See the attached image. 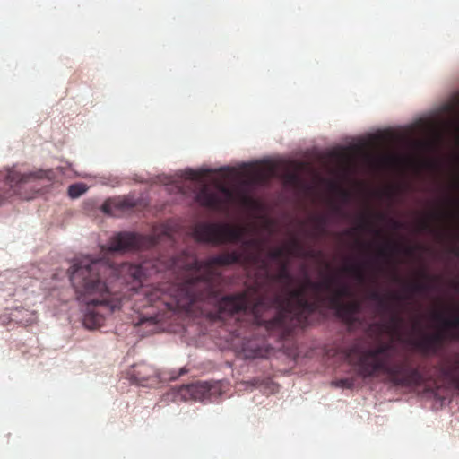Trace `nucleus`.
<instances>
[{"instance_id":"f257e3e1","label":"nucleus","mask_w":459,"mask_h":459,"mask_svg":"<svg viewBox=\"0 0 459 459\" xmlns=\"http://www.w3.org/2000/svg\"><path fill=\"white\" fill-rule=\"evenodd\" d=\"M193 237L197 242L224 244L241 242L246 249H253L244 257L238 251L222 253L198 260L185 255L166 261H144L140 264L92 260L86 256L74 263V289L78 300L86 304L83 325L95 329L104 324L105 317L122 307L124 300L143 301V307H153L159 312L178 311L204 313L205 305L219 308L222 292L221 276L213 267L239 264L243 260L256 264L252 255L263 249L258 238L244 239L242 227L228 223L200 222L194 226Z\"/></svg>"},{"instance_id":"f03ea898","label":"nucleus","mask_w":459,"mask_h":459,"mask_svg":"<svg viewBox=\"0 0 459 459\" xmlns=\"http://www.w3.org/2000/svg\"><path fill=\"white\" fill-rule=\"evenodd\" d=\"M255 262L260 263L259 270L264 275L265 281H278L283 283L287 288V294L282 297L275 294L273 297L261 296L249 290L223 296L219 302V308L216 310L217 317L223 319L226 316H247L254 325L263 327L269 335L276 336L279 340H284L293 333H282L276 328L269 327L271 322L279 316L285 309L284 302L289 297V292L293 278L289 271L288 260L281 262L280 269L276 273H271L270 263L266 258L260 257L259 254L252 255Z\"/></svg>"},{"instance_id":"7ed1b4c3","label":"nucleus","mask_w":459,"mask_h":459,"mask_svg":"<svg viewBox=\"0 0 459 459\" xmlns=\"http://www.w3.org/2000/svg\"><path fill=\"white\" fill-rule=\"evenodd\" d=\"M353 295L349 285L339 283L336 278L329 276L323 281H314L306 276L301 286L289 292L285 300V309L269 327L282 333H294L308 325L309 316L325 303L333 307L342 302V299Z\"/></svg>"},{"instance_id":"20e7f679","label":"nucleus","mask_w":459,"mask_h":459,"mask_svg":"<svg viewBox=\"0 0 459 459\" xmlns=\"http://www.w3.org/2000/svg\"><path fill=\"white\" fill-rule=\"evenodd\" d=\"M395 351L392 342H379L369 348H363L357 342L350 346L345 354L358 376L364 379L384 374L394 385H420L423 381L420 369L411 367L407 359L394 361Z\"/></svg>"},{"instance_id":"39448f33","label":"nucleus","mask_w":459,"mask_h":459,"mask_svg":"<svg viewBox=\"0 0 459 459\" xmlns=\"http://www.w3.org/2000/svg\"><path fill=\"white\" fill-rule=\"evenodd\" d=\"M434 318L439 321L442 328L433 333H425L409 343L422 356H439L446 342H459V315L445 318L441 313H435Z\"/></svg>"},{"instance_id":"423d86ee","label":"nucleus","mask_w":459,"mask_h":459,"mask_svg":"<svg viewBox=\"0 0 459 459\" xmlns=\"http://www.w3.org/2000/svg\"><path fill=\"white\" fill-rule=\"evenodd\" d=\"M164 241L172 242V233L168 226L161 225L154 228L150 235L131 231L118 232L110 238L108 249L110 252H126L150 248Z\"/></svg>"},{"instance_id":"0eeeda50","label":"nucleus","mask_w":459,"mask_h":459,"mask_svg":"<svg viewBox=\"0 0 459 459\" xmlns=\"http://www.w3.org/2000/svg\"><path fill=\"white\" fill-rule=\"evenodd\" d=\"M220 190L221 193L212 190L207 185L204 184L196 192L195 199L201 206L220 211L226 204V198L221 194H224L227 198L230 196V192L226 187L221 186Z\"/></svg>"},{"instance_id":"6e6552de","label":"nucleus","mask_w":459,"mask_h":459,"mask_svg":"<svg viewBox=\"0 0 459 459\" xmlns=\"http://www.w3.org/2000/svg\"><path fill=\"white\" fill-rule=\"evenodd\" d=\"M290 255L313 258L316 257V253L313 250H305L302 243L298 238H293L288 246L271 249L266 254L268 259L278 264L286 261Z\"/></svg>"},{"instance_id":"1a4fd4ad","label":"nucleus","mask_w":459,"mask_h":459,"mask_svg":"<svg viewBox=\"0 0 459 459\" xmlns=\"http://www.w3.org/2000/svg\"><path fill=\"white\" fill-rule=\"evenodd\" d=\"M126 377L134 384L147 385L158 377L157 370L144 362L137 363L126 371Z\"/></svg>"},{"instance_id":"9d476101","label":"nucleus","mask_w":459,"mask_h":459,"mask_svg":"<svg viewBox=\"0 0 459 459\" xmlns=\"http://www.w3.org/2000/svg\"><path fill=\"white\" fill-rule=\"evenodd\" d=\"M135 206L134 199L128 196H117L105 201L101 210L110 216H119L120 213L132 210Z\"/></svg>"},{"instance_id":"9b49d317","label":"nucleus","mask_w":459,"mask_h":459,"mask_svg":"<svg viewBox=\"0 0 459 459\" xmlns=\"http://www.w3.org/2000/svg\"><path fill=\"white\" fill-rule=\"evenodd\" d=\"M441 372L451 385L459 391V352H455L444 359Z\"/></svg>"},{"instance_id":"f8f14e48","label":"nucleus","mask_w":459,"mask_h":459,"mask_svg":"<svg viewBox=\"0 0 459 459\" xmlns=\"http://www.w3.org/2000/svg\"><path fill=\"white\" fill-rule=\"evenodd\" d=\"M333 308L337 311L339 316L347 324L352 325L358 321L357 315L361 310V303L359 300H351L346 303L342 302Z\"/></svg>"},{"instance_id":"ddd939ff","label":"nucleus","mask_w":459,"mask_h":459,"mask_svg":"<svg viewBox=\"0 0 459 459\" xmlns=\"http://www.w3.org/2000/svg\"><path fill=\"white\" fill-rule=\"evenodd\" d=\"M368 299L377 303V311L381 314L387 313L390 310V304L387 299L397 303L405 300L407 298L396 292H391L387 295H381L377 290H371L368 294Z\"/></svg>"},{"instance_id":"4468645a","label":"nucleus","mask_w":459,"mask_h":459,"mask_svg":"<svg viewBox=\"0 0 459 459\" xmlns=\"http://www.w3.org/2000/svg\"><path fill=\"white\" fill-rule=\"evenodd\" d=\"M179 392L185 399L197 400L201 399L208 392V386L206 383L191 384L182 386Z\"/></svg>"},{"instance_id":"2eb2a0df","label":"nucleus","mask_w":459,"mask_h":459,"mask_svg":"<svg viewBox=\"0 0 459 459\" xmlns=\"http://www.w3.org/2000/svg\"><path fill=\"white\" fill-rule=\"evenodd\" d=\"M390 311H392V314L390 316L389 321L386 324L381 325V326L388 333L394 336H399L401 333V328L403 325V318L399 312L393 310L391 306ZM387 312H389V310Z\"/></svg>"},{"instance_id":"dca6fc26","label":"nucleus","mask_w":459,"mask_h":459,"mask_svg":"<svg viewBox=\"0 0 459 459\" xmlns=\"http://www.w3.org/2000/svg\"><path fill=\"white\" fill-rule=\"evenodd\" d=\"M243 353L246 359L264 358L268 354V350L264 343L259 345L248 342L243 347Z\"/></svg>"},{"instance_id":"f3484780","label":"nucleus","mask_w":459,"mask_h":459,"mask_svg":"<svg viewBox=\"0 0 459 459\" xmlns=\"http://www.w3.org/2000/svg\"><path fill=\"white\" fill-rule=\"evenodd\" d=\"M342 271L352 275L360 283H363L366 281V273L361 264H348L342 268Z\"/></svg>"},{"instance_id":"a211bd4d","label":"nucleus","mask_w":459,"mask_h":459,"mask_svg":"<svg viewBox=\"0 0 459 459\" xmlns=\"http://www.w3.org/2000/svg\"><path fill=\"white\" fill-rule=\"evenodd\" d=\"M400 249V246L394 242L387 241L383 247L377 251V255L383 258L390 256L391 253L397 252Z\"/></svg>"},{"instance_id":"6ab92c4d","label":"nucleus","mask_w":459,"mask_h":459,"mask_svg":"<svg viewBox=\"0 0 459 459\" xmlns=\"http://www.w3.org/2000/svg\"><path fill=\"white\" fill-rule=\"evenodd\" d=\"M407 289L413 293H420L429 290L431 286L428 282L413 281L407 285Z\"/></svg>"},{"instance_id":"aec40b11","label":"nucleus","mask_w":459,"mask_h":459,"mask_svg":"<svg viewBox=\"0 0 459 459\" xmlns=\"http://www.w3.org/2000/svg\"><path fill=\"white\" fill-rule=\"evenodd\" d=\"M87 191L85 184L77 183L73 184L68 187V195L72 198H77Z\"/></svg>"},{"instance_id":"412c9836","label":"nucleus","mask_w":459,"mask_h":459,"mask_svg":"<svg viewBox=\"0 0 459 459\" xmlns=\"http://www.w3.org/2000/svg\"><path fill=\"white\" fill-rule=\"evenodd\" d=\"M209 170L206 171H195L193 169H188L186 171V178H189L194 181H202L203 178L206 176L207 173H209Z\"/></svg>"},{"instance_id":"4be33fe9","label":"nucleus","mask_w":459,"mask_h":459,"mask_svg":"<svg viewBox=\"0 0 459 459\" xmlns=\"http://www.w3.org/2000/svg\"><path fill=\"white\" fill-rule=\"evenodd\" d=\"M316 228L318 230H324L326 225V218L325 216H317L314 219Z\"/></svg>"},{"instance_id":"5701e85b","label":"nucleus","mask_w":459,"mask_h":459,"mask_svg":"<svg viewBox=\"0 0 459 459\" xmlns=\"http://www.w3.org/2000/svg\"><path fill=\"white\" fill-rule=\"evenodd\" d=\"M337 386L342 388H351L353 386V380L349 378H342L337 382Z\"/></svg>"},{"instance_id":"b1692460","label":"nucleus","mask_w":459,"mask_h":459,"mask_svg":"<svg viewBox=\"0 0 459 459\" xmlns=\"http://www.w3.org/2000/svg\"><path fill=\"white\" fill-rule=\"evenodd\" d=\"M420 227L421 230H428L429 232H433L435 230L429 220H422Z\"/></svg>"},{"instance_id":"393cba45","label":"nucleus","mask_w":459,"mask_h":459,"mask_svg":"<svg viewBox=\"0 0 459 459\" xmlns=\"http://www.w3.org/2000/svg\"><path fill=\"white\" fill-rule=\"evenodd\" d=\"M371 227V223L369 221V220L368 219V217L366 216H361L360 217V224H359V228L360 229H367V228H370Z\"/></svg>"},{"instance_id":"a878e982","label":"nucleus","mask_w":459,"mask_h":459,"mask_svg":"<svg viewBox=\"0 0 459 459\" xmlns=\"http://www.w3.org/2000/svg\"><path fill=\"white\" fill-rule=\"evenodd\" d=\"M420 276L425 279V280H428V281H436L437 280V277H432V276H429L425 271H422L420 273Z\"/></svg>"},{"instance_id":"bb28decb","label":"nucleus","mask_w":459,"mask_h":459,"mask_svg":"<svg viewBox=\"0 0 459 459\" xmlns=\"http://www.w3.org/2000/svg\"><path fill=\"white\" fill-rule=\"evenodd\" d=\"M390 221H391L392 227L394 230H398L402 227V223L396 220H391Z\"/></svg>"},{"instance_id":"cd10ccee","label":"nucleus","mask_w":459,"mask_h":459,"mask_svg":"<svg viewBox=\"0 0 459 459\" xmlns=\"http://www.w3.org/2000/svg\"><path fill=\"white\" fill-rule=\"evenodd\" d=\"M341 195L343 199L347 200L350 197V193L345 190H341Z\"/></svg>"},{"instance_id":"c85d7f7f","label":"nucleus","mask_w":459,"mask_h":459,"mask_svg":"<svg viewBox=\"0 0 459 459\" xmlns=\"http://www.w3.org/2000/svg\"><path fill=\"white\" fill-rule=\"evenodd\" d=\"M186 372H187V370L185 368H180L178 374L177 376H175V377H172V378L176 379L179 376H182V375L186 374Z\"/></svg>"},{"instance_id":"c756f323","label":"nucleus","mask_w":459,"mask_h":459,"mask_svg":"<svg viewBox=\"0 0 459 459\" xmlns=\"http://www.w3.org/2000/svg\"><path fill=\"white\" fill-rule=\"evenodd\" d=\"M413 249H414L413 247H406V248L404 249V252H405V254H407V255H412V253H413Z\"/></svg>"},{"instance_id":"7c9ffc66","label":"nucleus","mask_w":459,"mask_h":459,"mask_svg":"<svg viewBox=\"0 0 459 459\" xmlns=\"http://www.w3.org/2000/svg\"><path fill=\"white\" fill-rule=\"evenodd\" d=\"M452 286H453V288H454L457 292H459V281H454V282L452 283Z\"/></svg>"},{"instance_id":"2f4dec72","label":"nucleus","mask_w":459,"mask_h":459,"mask_svg":"<svg viewBox=\"0 0 459 459\" xmlns=\"http://www.w3.org/2000/svg\"><path fill=\"white\" fill-rule=\"evenodd\" d=\"M452 254L455 255V256H458L459 255V248L458 247H454L452 248L451 250Z\"/></svg>"},{"instance_id":"473e14b6","label":"nucleus","mask_w":459,"mask_h":459,"mask_svg":"<svg viewBox=\"0 0 459 459\" xmlns=\"http://www.w3.org/2000/svg\"><path fill=\"white\" fill-rule=\"evenodd\" d=\"M297 178H298L297 175H295V174L290 175V180L295 181V180H297Z\"/></svg>"},{"instance_id":"72a5a7b5","label":"nucleus","mask_w":459,"mask_h":459,"mask_svg":"<svg viewBox=\"0 0 459 459\" xmlns=\"http://www.w3.org/2000/svg\"><path fill=\"white\" fill-rule=\"evenodd\" d=\"M374 233L377 235V236H381V230H377V229H374Z\"/></svg>"},{"instance_id":"f704fd0d","label":"nucleus","mask_w":459,"mask_h":459,"mask_svg":"<svg viewBox=\"0 0 459 459\" xmlns=\"http://www.w3.org/2000/svg\"><path fill=\"white\" fill-rule=\"evenodd\" d=\"M377 216H378V218H379L380 220L385 219V215H384V214H382V213H381V214H378Z\"/></svg>"},{"instance_id":"c9c22d12","label":"nucleus","mask_w":459,"mask_h":459,"mask_svg":"<svg viewBox=\"0 0 459 459\" xmlns=\"http://www.w3.org/2000/svg\"><path fill=\"white\" fill-rule=\"evenodd\" d=\"M394 281H400V278H399L396 274L394 275Z\"/></svg>"},{"instance_id":"e433bc0d","label":"nucleus","mask_w":459,"mask_h":459,"mask_svg":"<svg viewBox=\"0 0 459 459\" xmlns=\"http://www.w3.org/2000/svg\"><path fill=\"white\" fill-rule=\"evenodd\" d=\"M346 233H347V234H351V233H352V231H351V230H347V231H346Z\"/></svg>"}]
</instances>
